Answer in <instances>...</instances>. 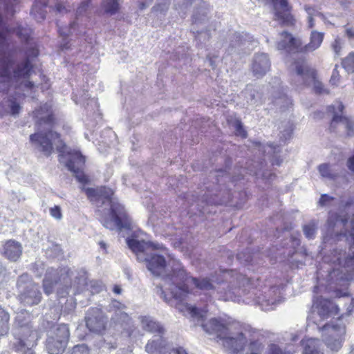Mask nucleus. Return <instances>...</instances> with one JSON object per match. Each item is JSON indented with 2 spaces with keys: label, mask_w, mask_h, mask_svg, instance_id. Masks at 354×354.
I'll list each match as a JSON object with an SVG mask.
<instances>
[{
  "label": "nucleus",
  "mask_w": 354,
  "mask_h": 354,
  "mask_svg": "<svg viewBox=\"0 0 354 354\" xmlns=\"http://www.w3.org/2000/svg\"><path fill=\"white\" fill-rule=\"evenodd\" d=\"M126 241L129 248L136 254L138 259L146 262L148 270L153 276L161 278L162 283L157 287L156 293L166 303L173 306L172 299H182L187 295L185 290L176 286L187 279L186 272L181 263L170 256L167 261L162 254L156 252L166 250L162 245L146 242L135 237L128 238Z\"/></svg>",
  "instance_id": "obj_1"
},
{
  "label": "nucleus",
  "mask_w": 354,
  "mask_h": 354,
  "mask_svg": "<svg viewBox=\"0 0 354 354\" xmlns=\"http://www.w3.org/2000/svg\"><path fill=\"white\" fill-rule=\"evenodd\" d=\"M186 279L180 281L176 286H180L182 289L185 290L188 293L182 299H172L173 306L182 313L185 316L196 319L203 323L207 310L204 308L191 305L187 303H183V301L189 299L193 295L203 293L205 301L213 294L216 293L219 298L225 301H240L242 295L245 294V285H248V279L240 277L239 278V287H234L225 281H221L218 278L214 276L205 277H188L186 273Z\"/></svg>",
  "instance_id": "obj_2"
},
{
  "label": "nucleus",
  "mask_w": 354,
  "mask_h": 354,
  "mask_svg": "<svg viewBox=\"0 0 354 354\" xmlns=\"http://www.w3.org/2000/svg\"><path fill=\"white\" fill-rule=\"evenodd\" d=\"M35 117L37 118V124L39 129H41L42 125L48 132L35 133L30 136V140L39 151L44 153L46 156H50L53 151V146H55L57 151L60 152L59 162L64 163L66 167L75 174L76 178L81 183L86 181V177L82 172L85 162V158L77 150H68L67 147L60 140L59 134L49 130L51 127L53 117L50 111V106L48 104H44L39 110L35 112Z\"/></svg>",
  "instance_id": "obj_3"
},
{
  "label": "nucleus",
  "mask_w": 354,
  "mask_h": 354,
  "mask_svg": "<svg viewBox=\"0 0 354 354\" xmlns=\"http://www.w3.org/2000/svg\"><path fill=\"white\" fill-rule=\"evenodd\" d=\"M201 326L206 333L216 334L223 346L232 354H284L276 344L265 348L260 341L250 339L249 331L238 323H225L212 318L201 323Z\"/></svg>",
  "instance_id": "obj_4"
},
{
  "label": "nucleus",
  "mask_w": 354,
  "mask_h": 354,
  "mask_svg": "<svg viewBox=\"0 0 354 354\" xmlns=\"http://www.w3.org/2000/svg\"><path fill=\"white\" fill-rule=\"evenodd\" d=\"M84 191L91 201L98 207L101 204L109 207L102 210L98 209L97 211L99 220L104 227L110 230H121L127 227L124 208L113 197V192L111 189L101 187L96 189L86 188Z\"/></svg>",
  "instance_id": "obj_5"
},
{
  "label": "nucleus",
  "mask_w": 354,
  "mask_h": 354,
  "mask_svg": "<svg viewBox=\"0 0 354 354\" xmlns=\"http://www.w3.org/2000/svg\"><path fill=\"white\" fill-rule=\"evenodd\" d=\"M176 9L181 17H185L189 6L194 5L192 14V31L195 38L201 43L208 41L212 37V31L216 27L209 22L210 8L203 0H175Z\"/></svg>",
  "instance_id": "obj_6"
},
{
  "label": "nucleus",
  "mask_w": 354,
  "mask_h": 354,
  "mask_svg": "<svg viewBox=\"0 0 354 354\" xmlns=\"http://www.w3.org/2000/svg\"><path fill=\"white\" fill-rule=\"evenodd\" d=\"M351 238L353 244L350 248L352 255L346 254V251L342 250H335L330 255L326 256L324 260L327 263L333 265L332 270L328 271V280L335 282L339 279L344 277L343 270L339 271V268H344L346 271L354 269V220L351 221Z\"/></svg>",
  "instance_id": "obj_7"
},
{
  "label": "nucleus",
  "mask_w": 354,
  "mask_h": 354,
  "mask_svg": "<svg viewBox=\"0 0 354 354\" xmlns=\"http://www.w3.org/2000/svg\"><path fill=\"white\" fill-rule=\"evenodd\" d=\"M31 68V64L28 59L14 68L12 62L10 59L6 58L0 61V75L13 79L16 82L22 80L20 86L31 88L34 84L32 82L27 80Z\"/></svg>",
  "instance_id": "obj_8"
},
{
  "label": "nucleus",
  "mask_w": 354,
  "mask_h": 354,
  "mask_svg": "<svg viewBox=\"0 0 354 354\" xmlns=\"http://www.w3.org/2000/svg\"><path fill=\"white\" fill-rule=\"evenodd\" d=\"M19 290V299L24 306L38 304L41 298V294L37 285L34 283L28 274L21 275L17 283Z\"/></svg>",
  "instance_id": "obj_9"
},
{
  "label": "nucleus",
  "mask_w": 354,
  "mask_h": 354,
  "mask_svg": "<svg viewBox=\"0 0 354 354\" xmlns=\"http://www.w3.org/2000/svg\"><path fill=\"white\" fill-rule=\"evenodd\" d=\"M292 66V70L295 71V78L299 84L308 85L313 83L316 93H328V91L324 88L323 84L317 80L315 71L310 68L304 60L295 61Z\"/></svg>",
  "instance_id": "obj_10"
},
{
  "label": "nucleus",
  "mask_w": 354,
  "mask_h": 354,
  "mask_svg": "<svg viewBox=\"0 0 354 354\" xmlns=\"http://www.w3.org/2000/svg\"><path fill=\"white\" fill-rule=\"evenodd\" d=\"M69 329L66 324L54 326L48 333L46 348L49 354H60L65 348L69 338Z\"/></svg>",
  "instance_id": "obj_11"
},
{
  "label": "nucleus",
  "mask_w": 354,
  "mask_h": 354,
  "mask_svg": "<svg viewBox=\"0 0 354 354\" xmlns=\"http://www.w3.org/2000/svg\"><path fill=\"white\" fill-rule=\"evenodd\" d=\"M345 326L339 324H325L322 328V339L326 346L332 352H338L342 347Z\"/></svg>",
  "instance_id": "obj_12"
},
{
  "label": "nucleus",
  "mask_w": 354,
  "mask_h": 354,
  "mask_svg": "<svg viewBox=\"0 0 354 354\" xmlns=\"http://www.w3.org/2000/svg\"><path fill=\"white\" fill-rule=\"evenodd\" d=\"M85 286L87 287L89 286L93 292H99L103 289L102 283L95 281H91L88 283L86 281V278L84 276H82L78 279L77 281H74L73 286L70 287L67 286L65 289H58L57 295L61 297H64L69 294L70 290L72 291L73 294L75 295L83 291Z\"/></svg>",
  "instance_id": "obj_13"
},
{
  "label": "nucleus",
  "mask_w": 354,
  "mask_h": 354,
  "mask_svg": "<svg viewBox=\"0 0 354 354\" xmlns=\"http://www.w3.org/2000/svg\"><path fill=\"white\" fill-rule=\"evenodd\" d=\"M85 319L86 327L90 331L100 334L104 330L107 320L100 309H90Z\"/></svg>",
  "instance_id": "obj_14"
},
{
  "label": "nucleus",
  "mask_w": 354,
  "mask_h": 354,
  "mask_svg": "<svg viewBox=\"0 0 354 354\" xmlns=\"http://www.w3.org/2000/svg\"><path fill=\"white\" fill-rule=\"evenodd\" d=\"M344 108L341 102H337L336 106L332 105L329 107L330 111L333 112L331 126L335 127L337 124H342L346 129L347 136H351L354 133V122L351 118L343 115Z\"/></svg>",
  "instance_id": "obj_15"
},
{
  "label": "nucleus",
  "mask_w": 354,
  "mask_h": 354,
  "mask_svg": "<svg viewBox=\"0 0 354 354\" xmlns=\"http://www.w3.org/2000/svg\"><path fill=\"white\" fill-rule=\"evenodd\" d=\"M281 292L279 286H274L270 288L265 295L258 296L256 303L261 306L263 310L274 309V306L281 301Z\"/></svg>",
  "instance_id": "obj_16"
},
{
  "label": "nucleus",
  "mask_w": 354,
  "mask_h": 354,
  "mask_svg": "<svg viewBox=\"0 0 354 354\" xmlns=\"http://www.w3.org/2000/svg\"><path fill=\"white\" fill-rule=\"evenodd\" d=\"M313 317L317 315L320 319H325L337 313L338 308L330 300L319 298L313 304Z\"/></svg>",
  "instance_id": "obj_17"
},
{
  "label": "nucleus",
  "mask_w": 354,
  "mask_h": 354,
  "mask_svg": "<svg viewBox=\"0 0 354 354\" xmlns=\"http://www.w3.org/2000/svg\"><path fill=\"white\" fill-rule=\"evenodd\" d=\"M274 9V19L281 24L289 25L292 24V17L286 0H272Z\"/></svg>",
  "instance_id": "obj_18"
},
{
  "label": "nucleus",
  "mask_w": 354,
  "mask_h": 354,
  "mask_svg": "<svg viewBox=\"0 0 354 354\" xmlns=\"http://www.w3.org/2000/svg\"><path fill=\"white\" fill-rule=\"evenodd\" d=\"M270 68V62L266 53H257L254 55L252 69L257 77L263 76Z\"/></svg>",
  "instance_id": "obj_19"
},
{
  "label": "nucleus",
  "mask_w": 354,
  "mask_h": 354,
  "mask_svg": "<svg viewBox=\"0 0 354 354\" xmlns=\"http://www.w3.org/2000/svg\"><path fill=\"white\" fill-rule=\"evenodd\" d=\"M301 44L300 39L295 38L284 31L281 34V41L277 44V49L286 50L288 52L299 51Z\"/></svg>",
  "instance_id": "obj_20"
},
{
  "label": "nucleus",
  "mask_w": 354,
  "mask_h": 354,
  "mask_svg": "<svg viewBox=\"0 0 354 354\" xmlns=\"http://www.w3.org/2000/svg\"><path fill=\"white\" fill-rule=\"evenodd\" d=\"M169 350V344L161 335L155 336L145 346V351L149 354H166Z\"/></svg>",
  "instance_id": "obj_21"
},
{
  "label": "nucleus",
  "mask_w": 354,
  "mask_h": 354,
  "mask_svg": "<svg viewBox=\"0 0 354 354\" xmlns=\"http://www.w3.org/2000/svg\"><path fill=\"white\" fill-rule=\"evenodd\" d=\"M3 255L10 261H17L22 254V246L20 243L9 240L3 245Z\"/></svg>",
  "instance_id": "obj_22"
},
{
  "label": "nucleus",
  "mask_w": 354,
  "mask_h": 354,
  "mask_svg": "<svg viewBox=\"0 0 354 354\" xmlns=\"http://www.w3.org/2000/svg\"><path fill=\"white\" fill-rule=\"evenodd\" d=\"M347 223L346 218H339L335 214H330L328 217L327 225L328 228V232L324 236L323 240L324 243H330L335 238L333 237L334 227L337 225L344 226Z\"/></svg>",
  "instance_id": "obj_23"
},
{
  "label": "nucleus",
  "mask_w": 354,
  "mask_h": 354,
  "mask_svg": "<svg viewBox=\"0 0 354 354\" xmlns=\"http://www.w3.org/2000/svg\"><path fill=\"white\" fill-rule=\"evenodd\" d=\"M58 275L59 272L57 270L53 268L47 270L43 281L44 291L46 295H50L53 292L55 286L58 283Z\"/></svg>",
  "instance_id": "obj_24"
},
{
  "label": "nucleus",
  "mask_w": 354,
  "mask_h": 354,
  "mask_svg": "<svg viewBox=\"0 0 354 354\" xmlns=\"http://www.w3.org/2000/svg\"><path fill=\"white\" fill-rule=\"evenodd\" d=\"M139 319L143 330L151 333H157L159 335L163 333L164 329L160 323L154 320L153 317L150 316H140Z\"/></svg>",
  "instance_id": "obj_25"
},
{
  "label": "nucleus",
  "mask_w": 354,
  "mask_h": 354,
  "mask_svg": "<svg viewBox=\"0 0 354 354\" xmlns=\"http://www.w3.org/2000/svg\"><path fill=\"white\" fill-rule=\"evenodd\" d=\"M324 39V34L317 31H313L310 35V42L302 46L301 44L299 51L308 53L315 51L321 46Z\"/></svg>",
  "instance_id": "obj_26"
},
{
  "label": "nucleus",
  "mask_w": 354,
  "mask_h": 354,
  "mask_svg": "<svg viewBox=\"0 0 354 354\" xmlns=\"http://www.w3.org/2000/svg\"><path fill=\"white\" fill-rule=\"evenodd\" d=\"M241 95L249 105H258L261 103V94L252 85H248L241 92Z\"/></svg>",
  "instance_id": "obj_27"
},
{
  "label": "nucleus",
  "mask_w": 354,
  "mask_h": 354,
  "mask_svg": "<svg viewBox=\"0 0 354 354\" xmlns=\"http://www.w3.org/2000/svg\"><path fill=\"white\" fill-rule=\"evenodd\" d=\"M303 354H324L321 350V342L318 339L307 338L301 341Z\"/></svg>",
  "instance_id": "obj_28"
},
{
  "label": "nucleus",
  "mask_w": 354,
  "mask_h": 354,
  "mask_svg": "<svg viewBox=\"0 0 354 354\" xmlns=\"http://www.w3.org/2000/svg\"><path fill=\"white\" fill-rule=\"evenodd\" d=\"M29 314L26 310H21L17 313V316L15 317V322L17 323L19 326L21 330V337H30L32 335V331H31L28 326V320L29 318Z\"/></svg>",
  "instance_id": "obj_29"
},
{
  "label": "nucleus",
  "mask_w": 354,
  "mask_h": 354,
  "mask_svg": "<svg viewBox=\"0 0 354 354\" xmlns=\"http://www.w3.org/2000/svg\"><path fill=\"white\" fill-rule=\"evenodd\" d=\"M26 337H19L13 344L16 351L21 354H35L34 351L30 347L31 341L26 339Z\"/></svg>",
  "instance_id": "obj_30"
},
{
  "label": "nucleus",
  "mask_w": 354,
  "mask_h": 354,
  "mask_svg": "<svg viewBox=\"0 0 354 354\" xmlns=\"http://www.w3.org/2000/svg\"><path fill=\"white\" fill-rule=\"evenodd\" d=\"M229 42L227 50L230 53H234L245 44V39H243L241 34L235 32L229 38Z\"/></svg>",
  "instance_id": "obj_31"
},
{
  "label": "nucleus",
  "mask_w": 354,
  "mask_h": 354,
  "mask_svg": "<svg viewBox=\"0 0 354 354\" xmlns=\"http://www.w3.org/2000/svg\"><path fill=\"white\" fill-rule=\"evenodd\" d=\"M120 0H102L101 8L104 13L113 15L120 10Z\"/></svg>",
  "instance_id": "obj_32"
},
{
  "label": "nucleus",
  "mask_w": 354,
  "mask_h": 354,
  "mask_svg": "<svg viewBox=\"0 0 354 354\" xmlns=\"http://www.w3.org/2000/svg\"><path fill=\"white\" fill-rule=\"evenodd\" d=\"M318 170L321 176L328 180H334L338 176V173L328 164L320 165Z\"/></svg>",
  "instance_id": "obj_33"
},
{
  "label": "nucleus",
  "mask_w": 354,
  "mask_h": 354,
  "mask_svg": "<svg viewBox=\"0 0 354 354\" xmlns=\"http://www.w3.org/2000/svg\"><path fill=\"white\" fill-rule=\"evenodd\" d=\"M112 306L117 308L114 313V317H113V319L121 323L129 321L130 319L128 315L122 310L124 307V305L117 301H113L112 302Z\"/></svg>",
  "instance_id": "obj_34"
},
{
  "label": "nucleus",
  "mask_w": 354,
  "mask_h": 354,
  "mask_svg": "<svg viewBox=\"0 0 354 354\" xmlns=\"http://www.w3.org/2000/svg\"><path fill=\"white\" fill-rule=\"evenodd\" d=\"M9 314L0 307V336L7 334L9 330Z\"/></svg>",
  "instance_id": "obj_35"
},
{
  "label": "nucleus",
  "mask_w": 354,
  "mask_h": 354,
  "mask_svg": "<svg viewBox=\"0 0 354 354\" xmlns=\"http://www.w3.org/2000/svg\"><path fill=\"white\" fill-rule=\"evenodd\" d=\"M169 0H161L158 3L153 7L151 14L155 17L165 15L169 7Z\"/></svg>",
  "instance_id": "obj_36"
},
{
  "label": "nucleus",
  "mask_w": 354,
  "mask_h": 354,
  "mask_svg": "<svg viewBox=\"0 0 354 354\" xmlns=\"http://www.w3.org/2000/svg\"><path fill=\"white\" fill-rule=\"evenodd\" d=\"M305 10L308 14V26L311 28L314 26L313 17H321L322 15L315 8L307 6H305Z\"/></svg>",
  "instance_id": "obj_37"
},
{
  "label": "nucleus",
  "mask_w": 354,
  "mask_h": 354,
  "mask_svg": "<svg viewBox=\"0 0 354 354\" xmlns=\"http://www.w3.org/2000/svg\"><path fill=\"white\" fill-rule=\"evenodd\" d=\"M317 230L316 223L313 221L305 225L303 227L304 233L306 238L312 239L315 237Z\"/></svg>",
  "instance_id": "obj_38"
},
{
  "label": "nucleus",
  "mask_w": 354,
  "mask_h": 354,
  "mask_svg": "<svg viewBox=\"0 0 354 354\" xmlns=\"http://www.w3.org/2000/svg\"><path fill=\"white\" fill-rule=\"evenodd\" d=\"M343 67L348 73L354 72V53H350L342 61Z\"/></svg>",
  "instance_id": "obj_39"
},
{
  "label": "nucleus",
  "mask_w": 354,
  "mask_h": 354,
  "mask_svg": "<svg viewBox=\"0 0 354 354\" xmlns=\"http://www.w3.org/2000/svg\"><path fill=\"white\" fill-rule=\"evenodd\" d=\"M89 3L90 0H85L80 3L76 11L77 16L83 15L86 12L89 7Z\"/></svg>",
  "instance_id": "obj_40"
},
{
  "label": "nucleus",
  "mask_w": 354,
  "mask_h": 354,
  "mask_svg": "<svg viewBox=\"0 0 354 354\" xmlns=\"http://www.w3.org/2000/svg\"><path fill=\"white\" fill-rule=\"evenodd\" d=\"M49 211L51 216L55 219L60 220L62 218V214L59 206L55 205L54 207H50Z\"/></svg>",
  "instance_id": "obj_41"
},
{
  "label": "nucleus",
  "mask_w": 354,
  "mask_h": 354,
  "mask_svg": "<svg viewBox=\"0 0 354 354\" xmlns=\"http://www.w3.org/2000/svg\"><path fill=\"white\" fill-rule=\"evenodd\" d=\"M330 82L334 86H337L339 82V71H337V66L333 71V73L330 79Z\"/></svg>",
  "instance_id": "obj_42"
},
{
  "label": "nucleus",
  "mask_w": 354,
  "mask_h": 354,
  "mask_svg": "<svg viewBox=\"0 0 354 354\" xmlns=\"http://www.w3.org/2000/svg\"><path fill=\"white\" fill-rule=\"evenodd\" d=\"M334 198L327 194H322L319 201V204L321 206H326L329 205Z\"/></svg>",
  "instance_id": "obj_43"
},
{
  "label": "nucleus",
  "mask_w": 354,
  "mask_h": 354,
  "mask_svg": "<svg viewBox=\"0 0 354 354\" xmlns=\"http://www.w3.org/2000/svg\"><path fill=\"white\" fill-rule=\"evenodd\" d=\"M9 106L10 107L12 115H17L19 113L21 106L15 100H10Z\"/></svg>",
  "instance_id": "obj_44"
},
{
  "label": "nucleus",
  "mask_w": 354,
  "mask_h": 354,
  "mask_svg": "<svg viewBox=\"0 0 354 354\" xmlns=\"http://www.w3.org/2000/svg\"><path fill=\"white\" fill-rule=\"evenodd\" d=\"M236 134L237 136L245 138L246 136V132L244 130L243 125L241 122L237 121L235 124Z\"/></svg>",
  "instance_id": "obj_45"
},
{
  "label": "nucleus",
  "mask_w": 354,
  "mask_h": 354,
  "mask_svg": "<svg viewBox=\"0 0 354 354\" xmlns=\"http://www.w3.org/2000/svg\"><path fill=\"white\" fill-rule=\"evenodd\" d=\"M332 48L337 55H339L341 49V41L339 39L337 38L335 39L332 44Z\"/></svg>",
  "instance_id": "obj_46"
},
{
  "label": "nucleus",
  "mask_w": 354,
  "mask_h": 354,
  "mask_svg": "<svg viewBox=\"0 0 354 354\" xmlns=\"http://www.w3.org/2000/svg\"><path fill=\"white\" fill-rule=\"evenodd\" d=\"M169 354H188L187 351L182 347L173 349Z\"/></svg>",
  "instance_id": "obj_47"
},
{
  "label": "nucleus",
  "mask_w": 354,
  "mask_h": 354,
  "mask_svg": "<svg viewBox=\"0 0 354 354\" xmlns=\"http://www.w3.org/2000/svg\"><path fill=\"white\" fill-rule=\"evenodd\" d=\"M152 0H145L144 2H142L139 4V8L140 10H144L146 8L149 7L152 4Z\"/></svg>",
  "instance_id": "obj_48"
},
{
  "label": "nucleus",
  "mask_w": 354,
  "mask_h": 354,
  "mask_svg": "<svg viewBox=\"0 0 354 354\" xmlns=\"http://www.w3.org/2000/svg\"><path fill=\"white\" fill-rule=\"evenodd\" d=\"M348 167L349 169L354 171V155L348 160Z\"/></svg>",
  "instance_id": "obj_49"
},
{
  "label": "nucleus",
  "mask_w": 354,
  "mask_h": 354,
  "mask_svg": "<svg viewBox=\"0 0 354 354\" xmlns=\"http://www.w3.org/2000/svg\"><path fill=\"white\" fill-rule=\"evenodd\" d=\"M17 0H3V2L6 6V10L9 11L10 7L12 6V3L15 2Z\"/></svg>",
  "instance_id": "obj_50"
},
{
  "label": "nucleus",
  "mask_w": 354,
  "mask_h": 354,
  "mask_svg": "<svg viewBox=\"0 0 354 354\" xmlns=\"http://www.w3.org/2000/svg\"><path fill=\"white\" fill-rule=\"evenodd\" d=\"M281 100H284V101H286L287 103L291 104V100H290L289 98H288L286 96H285V97H283V98H282V99H279V100H277L276 101V104L279 105V104H280V102H281Z\"/></svg>",
  "instance_id": "obj_51"
},
{
  "label": "nucleus",
  "mask_w": 354,
  "mask_h": 354,
  "mask_svg": "<svg viewBox=\"0 0 354 354\" xmlns=\"http://www.w3.org/2000/svg\"><path fill=\"white\" fill-rule=\"evenodd\" d=\"M346 34L349 37H354V29H353V28L347 29Z\"/></svg>",
  "instance_id": "obj_52"
},
{
  "label": "nucleus",
  "mask_w": 354,
  "mask_h": 354,
  "mask_svg": "<svg viewBox=\"0 0 354 354\" xmlns=\"http://www.w3.org/2000/svg\"><path fill=\"white\" fill-rule=\"evenodd\" d=\"M207 62L209 66H212L213 68L215 67L214 61L212 58H208Z\"/></svg>",
  "instance_id": "obj_53"
},
{
  "label": "nucleus",
  "mask_w": 354,
  "mask_h": 354,
  "mask_svg": "<svg viewBox=\"0 0 354 354\" xmlns=\"http://www.w3.org/2000/svg\"><path fill=\"white\" fill-rule=\"evenodd\" d=\"M113 292L116 294H120L122 292V289L118 286H115L113 288Z\"/></svg>",
  "instance_id": "obj_54"
},
{
  "label": "nucleus",
  "mask_w": 354,
  "mask_h": 354,
  "mask_svg": "<svg viewBox=\"0 0 354 354\" xmlns=\"http://www.w3.org/2000/svg\"><path fill=\"white\" fill-rule=\"evenodd\" d=\"M65 9L64 6H63L62 4L60 3H57L56 5V10L59 12H62V10Z\"/></svg>",
  "instance_id": "obj_55"
},
{
  "label": "nucleus",
  "mask_w": 354,
  "mask_h": 354,
  "mask_svg": "<svg viewBox=\"0 0 354 354\" xmlns=\"http://www.w3.org/2000/svg\"><path fill=\"white\" fill-rule=\"evenodd\" d=\"M59 32L60 35H62V36H66L68 35V32H66V31L61 30V29L59 30Z\"/></svg>",
  "instance_id": "obj_56"
},
{
  "label": "nucleus",
  "mask_w": 354,
  "mask_h": 354,
  "mask_svg": "<svg viewBox=\"0 0 354 354\" xmlns=\"http://www.w3.org/2000/svg\"><path fill=\"white\" fill-rule=\"evenodd\" d=\"M16 31H17V34L21 37V34H22L21 29L19 28Z\"/></svg>",
  "instance_id": "obj_57"
},
{
  "label": "nucleus",
  "mask_w": 354,
  "mask_h": 354,
  "mask_svg": "<svg viewBox=\"0 0 354 354\" xmlns=\"http://www.w3.org/2000/svg\"><path fill=\"white\" fill-rule=\"evenodd\" d=\"M4 270H5L4 268L0 263V274H1L4 271Z\"/></svg>",
  "instance_id": "obj_58"
},
{
  "label": "nucleus",
  "mask_w": 354,
  "mask_h": 354,
  "mask_svg": "<svg viewBox=\"0 0 354 354\" xmlns=\"http://www.w3.org/2000/svg\"><path fill=\"white\" fill-rule=\"evenodd\" d=\"M100 245H101V247L102 248H105V247H106V244L104 242H100Z\"/></svg>",
  "instance_id": "obj_59"
},
{
  "label": "nucleus",
  "mask_w": 354,
  "mask_h": 354,
  "mask_svg": "<svg viewBox=\"0 0 354 354\" xmlns=\"http://www.w3.org/2000/svg\"><path fill=\"white\" fill-rule=\"evenodd\" d=\"M61 272H64V273H66V274H68V270H66V269H63V270H61Z\"/></svg>",
  "instance_id": "obj_60"
},
{
  "label": "nucleus",
  "mask_w": 354,
  "mask_h": 354,
  "mask_svg": "<svg viewBox=\"0 0 354 354\" xmlns=\"http://www.w3.org/2000/svg\"><path fill=\"white\" fill-rule=\"evenodd\" d=\"M342 236V234H339V236ZM335 237L339 236V235L337 234V233H336V234H335Z\"/></svg>",
  "instance_id": "obj_61"
},
{
  "label": "nucleus",
  "mask_w": 354,
  "mask_h": 354,
  "mask_svg": "<svg viewBox=\"0 0 354 354\" xmlns=\"http://www.w3.org/2000/svg\"><path fill=\"white\" fill-rule=\"evenodd\" d=\"M241 254H239L237 255V257H238V259H240L241 258Z\"/></svg>",
  "instance_id": "obj_62"
},
{
  "label": "nucleus",
  "mask_w": 354,
  "mask_h": 354,
  "mask_svg": "<svg viewBox=\"0 0 354 354\" xmlns=\"http://www.w3.org/2000/svg\"><path fill=\"white\" fill-rule=\"evenodd\" d=\"M62 48H68V47H67L66 45H64V46H62Z\"/></svg>",
  "instance_id": "obj_63"
},
{
  "label": "nucleus",
  "mask_w": 354,
  "mask_h": 354,
  "mask_svg": "<svg viewBox=\"0 0 354 354\" xmlns=\"http://www.w3.org/2000/svg\"><path fill=\"white\" fill-rule=\"evenodd\" d=\"M74 101L75 102L76 104L78 103V101L76 99H74Z\"/></svg>",
  "instance_id": "obj_64"
}]
</instances>
